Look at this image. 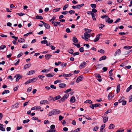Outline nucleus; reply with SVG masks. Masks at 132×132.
<instances>
[{"label":"nucleus","instance_id":"nucleus-56","mask_svg":"<svg viewBox=\"0 0 132 132\" xmlns=\"http://www.w3.org/2000/svg\"><path fill=\"white\" fill-rule=\"evenodd\" d=\"M61 62H55V65H58L60 64H61Z\"/></svg>","mask_w":132,"mask_h":132},{"label":"nucleus","instance_id":"nucleus-54","mask_svg":"<svg viewBox=\"0 0 132 132\" xmlns=\"http://www.w3.org/2000/svg\"><path fill=\"white\" fill-rule=\"evenodd\" d=\"M79 53L78 52H75L73 54V55L75 56L76 55H79Z\"/></svg>","mask_w":132,"mask_h":132},{"label":"nucleus","instance_id":"nucleus-64","mask_svg":"<svg viewBox=\"0 0 132 132\" xmlns=\"http://www.w3.org/2000/svg\"><path fill=\"white\" fill-rule=\"evenodd\" d=\"M129 102H130L132 101V95H131L129 97Z\"/></svg>","mask_w":132,"mask_h":132},{"label":"nucleus","instance_id":"nucleus-17","mask_svg":"<svg viewBox=\"0 0 132 132\" xmlns=\"http://www.w3.org/2000/svg\"><path fill=\"white\" fill-rule=\"evenodd\" d=\"M75 97H72L70 99V102L72 103H74L75 101Z\"/></svg>","mask_w":132,"mask_h":132},{"label":"nucleus","instance_id":"nucleus-44","mask_svg":"<svg viewBox=\"0 0 132 132\" xmlns=\"http://www.w3.org/2000/svg\"><path fill=\"white\" fill-rule=\"evenodd\" d=\"M30 121V120L29 119H27L26 120H24L23 121V123H27L29 122Z\"/></svg>","mask_w":132,"mask_h":132},{"label":"nucleus","instance_id":"nucleus-34","mask_svg":"<svg viewBox=\"0 0 132 132\" xmlns=\"http://www.w3.org/2000/svg\"><path fill=\"white\" fill-rule=\"evenodd\" d=\"M91 7L93 9H95L96 7V5L95 4H93L90 5Z\"/></svg>","mask_w":132,"mask_h":132},{"label":"nucleus","instance_id":"nucleus-1","mask_svg":"<svg viewBox=\"0 0 132 132\" xmlns=\"http://www.w3.org/2000/svg\"><path fill=\"white\" fill-rule=\"evenodd\" d=\"M60 113V111L58 110L54 109L50 111L48 114L49 116H51L54 115H56Z\"/></svg>","mask_w":132,"mask_h":132},{"label":"nucleus","instance_id":"nucleus-45","mask_svg":"<svg viewBox=\"0 0 132 132\" xmlns=\"http://www.w3.org/2000/svg\"><path fill=\"white\" fill-rule=\"evenodd\" d=\"M31 82H35L37 80V79L36 78H35L32 79H30Z\"/></svg>","mask_w":132,"mask_h":132},{"label":"nucleus","instance_id":"nucleus-57","mask_svg":"<svg viewBox=\"0 0 132 132\" xmlns=\"http://www.w3.org/2000/svg\"><path fill=\"white\" fill-rule=\"evenodd\" d=\"M50 87L52 89H55L56 88V87L53 85H51Z\"/></svg>","mask_w":132,"mask_h":132},{"label":"nucleus","instance_id":"nucleus-46","mask_svg":"<svg viewBox=\"0 0 132 132\" xmlns=\"http://www.w3.org/2000/svg\"><path fill=\"white\" fill-rule=\"evenodd\" d=\"M53 97L50 96H49V97L48 98V100L49 101H51L52 100H53Z\"/></svg>","mask_w":132,"mask_h":132},{"label":"nucleus","instance_id":"nucleus-37","mask_svg":"<svg viewBox=\"0 0 132 132\" xmlns=\"http://www.w3.org/2000/svg\"><path fill=\"white\" fill-rule=\"evenodd\" d=\"M113 70H111L109 72V77H112L113 74L112 73Z\"/></svg>","mask_w":132,"mask_h":132},{"label":"nucleus","instance_id":"nucleus-9","mask_svg":"<svg viewBox=\"0 0 132 132\" xmlns=\"http://www.w3.org/2000/svg\"><path fill=\"white\" fill-rule=\"evenodd\" d=\"M121 52V50L120 49H119L118 50H117L116 52H115V54H114V56H116V55H119Z\"/></svg>","mask_w":132,"mask_h":132},{"label":"nucleus","instance_id":"nucleus-14","mask_svg":"<svg viewBox=\"0 0 132 132\" xmlns=\"http://www.w3.org/2000/svg\"><path fill=\"white\" fill-rule=\"evenodd\" d=\"M100 35L99 34H98L96 36L95 39L94 40V42H95L99 40V38L100 37Z\"/></svg>","mask_w":132,"mask_h":132},{"label":"nucleus","instance_id":"nucleus-30","mask_svg":"<svg viewBox=\"0 0 132 132\" xmlns=\"http://www.w3.org/2000/svg\"><path fill=\"white\" fill-rule=\"evenodd\" d=\"M131 89H132V85H131L127 89L126 92H128Z\"/></svg>","mask_w":132,"mask_h":132},{"label":"nucleus","instance_id":"nucleus-13","mask_svg":"<svg viewBox=\"0 0 132 132\" xmlns=\"http://www.w3.org/2000/svg\"><path fill=\"white\" fill-rule=\"evenodd\" d=\"M61 96L59 95H57L54 97L53 99V101L58 100L61 98Z\"/></svg>","mask_w":132,"mask_h":132},{"label":"nucleus","instance_id":"nucleus-36","mask_svg":"<svg viewBox=\"0 0 132 132\" xmlns=\"http://www.w3.org/2000/svg\"><path fill=\"white\" fill-rule=\"evenodd\" d=\"M91 15L93 20H96V19L95 16V14L93 13Z\"/></svg>","mask_w":132,"mask_h":132},{"label":"nucleus","instance_id":"nucleus-26","mask_svg":"<svg viewBox=\"0 0 132 132\" xmlns=\"http://www.w3.org/2000/svg\"><path fill=\"white\" fill-rule=\"evenodd\" d=\"M10 91L8 90H6L4 91L2 93V95H4L5 94H8L9 93Z\"/></svg>","mask_w":132,"mask_h":132},{"label":"nucleus","instance_id":"nucleus-20","mask_svg":"<svg viewBox=\"0 0 132 132\" xmlns=\"http://www.w3.org/2000/svg\"><path fill=\"white\" fill-rule=\"evenodd\" d=\"M45 28L47 29H49L50 28V25L47 23H44V25Z\"/></svg>","mask_w":132,"mask_h":132},{"label":"nucleus","instance_id":"nucleus-28","mask_svg":"<svg viewBox=\"0 0 132 132\" xmlns=\"http://www.w3.org/2000/svg\"><path fill=\"white\" fill-rule=\"evenodd\" d=\"M124 97L123 96H122L121 98L119 100V103L122 102L124 100Z\"/></svg>","mask_w":132,"mask_h":132},{"label":"nucleus","instance_id":"nucleus-7","mask_svg":"<svg viewBox=\"0 0 132 132\" xmlns=\"http://www.w3.org/2000/svg\"><path fill=\"white\" fill-rule=\"evenodd\" d=\"M86 64V63L85 61H83L79 66L80 68H82L85 67Z\"/></svg>","mask_w":132,"mask_h":132},{"label":"nucleus","instance_id":"nucleus-61","mask_svg":"<svg viewBox=\"0 0 132 132\" xmlns=\"http://www.w3.org/2000/svg\"><path fill=\"white\" fill-rule=\"evenodd\" d=\"M80 130V128H78L73 131L74 132H78Z\"/></svg>","mask_w":132,"mask_h":132},{"label":"nucleus","instance_id":"nucleus-60","mask_svg":"<svg viewBox=\"0 0 132 132\" xmlns=\"http://www.w3.org/2000/svg\"><path fill=\"white\" fill-rule=\"evenodd\" d=\"M71 90V88H70L69 89L65 91H64V92L65 93H68L70 92V91Z\"/></svg>","mask_w":132,"mask_h":132},{"label":"nucleus","instance_id":"nucleus-19","mask_svg":"<svg viewBox=\"0 0 132 132\" xmlns=\"http://www.w3.org/2000/svg\"><path fill=\"white\" fill-rule=\"evenodd\" d=\"M46 76L47 77H52L54 75V73H52V74L50 73H48L46 74Z\"/></svg>","mask_w":132,"mask_h":132},{"label":"nucleus","instance_id":"nucleus-2","mask_svg":"<svg viewBox=\"0 0 132 132\" xmlns=\"http://www.w3.org/2000/svg\"><path fill=\"white\" fill-rule=\"evenodd\" d=\"M69 96V94L68 93L65 94L61 98L60 100L58 101L60 103H61L64 102L67 100Z\"/></svg>","mask_w":132,"mask_h":132},{"label":"nucleus","instance_id":"nucleus-39","mask_svg":"<svg viewBox=\"0 0 132 132\" xmlns=\"http://www.w3.org/2000/svg\"><path fill=\"white\" fill-rule=\"evenodd\" d=\"M105 124H103L101 126V128H100L101 130H102L104 129V128H105Z\"/></svg>","mask_w":132,"mask_h":132},{"label":"nucleus","instance_id":"nucleus-22","mask_svg":"<svg viewBox=\"0 0 132 132\" xmlns=\"http://www.w3.org/2000/svg\"><path fill=\"white\" fill-rule=\"evenodd\" d=\"M113 94L112 93H110L108 95V99L109 100L111 99L113 97L112 96Z\"/></svg>","mask_w":132,"mask_h":132},{"label":"nucleus","instance_id":"nucleus-42","mask_svg":"<svg viewBox=\"0 0 132 132\" xmlns=\"http://www.w3.org/2000/svg\"><path fill=\"white\" fill-rule=\"evenodd\" d=\"M95 105V107L96 108L98 107H100L102 106L100 104H94Z\"/></svg>","mask_w":132,"mask_h":132},{"label":"nucleus","instance_id":"nucleus-6","mask_svg":"<svg viewBox=\"0 0 132 132\" xmlns=\"http://www.w3.org/2000/svg\"><path fill=\"white\" fill-rule=\"evenodd\" d=\"M52 24H54V26H56L57 25H60V22H54V21H52Z\"/></svg>","mask_w":132,"mask_h":132},{"label":"nucleus","instance_id":"nucleus-33","mask_svg":"<svg viewBox=\"0 0 132 132\" xmlns=\"http://www.w3.org/2000/svg\"><path fill=\"white\" fill-rule=\"evenodd\" d=\"M123 48L127 50H129L131 48V46H125Z\"/></svg>","mask_w":132,"mask_h":132},{"label":"nucleus","instance_id":"nucleus-16","mask_svg":"<svg viewBox=\"0 0 132 132\" xmlns=\"http://www.w3.org/2000/svg\"><path fill=\"white\" fill-rule=\"evenodd\" d=\"M115 127V126L113 124H111L109 127V129H112Z\"/></svg>","mask_w":132,"mask_h":132},{"label":"nucleus","instance_id":"nucleus-31","mask_svg":"<svg viewBox=\"0 0 132 132\" xmlns=\"http://www.w3.org/2000/svg\"><path fill=\"white\" fill-rule=\"evenodd\" d=\"M36 19H39L42 20L43 19V17L41 16L37 15L36 16Z\"/></svg>","mask_w":132,"mask_h":132},{"label":"nucleus","instance_id":"nucleus-11","mask_svg":"<svg viewBox=\"0 0 132 132\" xmlns=\"http://www.w3.org/2000/svg\"><path fill=\"white\" fill-rule=\"evenodd\" d=\"M3 124H0V130L2 131H5V128L3 127Z\"/></svg>","mask_w":132,"mask_h":132},{"label":"nucleus","instance_id":"nucleus-63","mask_svg":"<svg viewBox=\"0 0 132 132\" xmlns=\"http://www.w3.org/2000/svg\"><path fill=\"white\" fill-rule=\"evenodd\" d=\"M68 13V11H65L62 12H61V13L64 15Z\"/></svg>","mask_w":132,"mask_h":132},{"label":"nucleus","instance_id":"nucleus-4","mask_svg":"<svg viewBox=\"0 0 132 132\" xmlns=\"http://www.w3.org/2000/svg\"><path fill=\"white\" fill-rule=\"evenodd\" d=\"M16 77V81H17L20 79L22 76L20 75L19 74H16L14 76V77L15 78Z\"/></svg>","mask_w":132,"mask_h":132},{"label":"nucleus","instance_id":"nucleus-58","mask_svg":"<svg viewBox=\"0 0 132 132\" xmlns=\"http://www.w3.org/2000/svg\"><path fill=\"white\" fill-rule=\"evenodd\" d=\"M97 10L96 9H92V12L93 13H96L97 12Z\"/></svg>","mask_w":132,"mask_h":132},{"label":"nucleus","instance_id":"nucleus-12","mask_svg":"<svg viewBox=\"0 0 132 132\" xmlns=\"http://www.w3.org/2000/svg\"><path fill=\"white\" fill-rule=\"evenodd\" d=\"M59 86L60 88H63L65 87L66 86V85L64 83H61L59 84Z\"/></svg>","mask_w":132,"mask_h":132},{"label":"nucleus","instance_id":"nucleus-15","mask_svg":"<svg viewBox=\"0 0 132 132\" xmlns=\"http://www.w3.org/2000/svg\"><path fill=\"white\" fill-rule=\"evenodd\" d=\"M72 40L73 42L74 43H78V41L77 38L75 37H74L73 38Z\"/></svg>","mask_w":132,"mask_h":132},{"label":"nucleus","instance_id":"nucleus-35","mask_svg":"<svg viewBox=\"0 0 132 132\" xmlns=\"http://www.w3.org/2000/svg\"><path fill=\"white\" fill-rule=\"evenodd\" d=\"M18 41L20 43L23 42H24V39L21 38L19 39Z\"/></svg>","mask_w":132,"mask_h":132},{"label":"nucleus","instance_id":"nucleus-43","mask_svg":"<svg viewBox=\"0 0 132 132\" xmlns=\"http://www.w3.org/2000/svg\"><path fill=\"white\" fill-rule=\"evenodd\" d=\"M98 129V127L97 126H95L93 128V131H95L97 130Z\"/></svg>","mask_w":132,"mask_h":132},{"label":"nucleus","instance_id":"nucleus-55","mask_svg":"<svg viewBox=\"0 0 132 132\" xmlns=\"http://www.w3.org/2000/svg\"><path fill=\"white\" fill-rule=\"evenodd\" d=\"M32 89V88L31 87H29L28 88L27 90V92H30L31 91Z\"/></svg>","mask_w":132,"mask_h":132},{"label":"nucleus","instance_id":"nucleus-49","mask_svg":"<svg viewBox=\"0 0 132 132\" xmlns=\"http://www.w3.org/2000/svg\"><path fill=\"white\" fill-rule=\"evenodd\" d=\"M95 75L96 77H97L98 78H101V76L99 74L98 75L97 74H95Z\"/></svg>","mask_w":132,"mask_h":132},{"label":"nucleus","instance_id":"nucleus-24","mask_svg":"<svg viewBox=\"0 0 132 132\" xmlns=\"http://www.w3.org/2000/svg\"><path fill=\"white\" fill-rule=\"evenodd\" d=\"M52 56V55L50 54H47L45 55V57L47 59H49Z\"/></svg>","mask_w":132,"mask_h":132},{"label":"nucleus","instance_id":"nucleus-48","mask_svg":"<svg viewBox=\"0 0 132 132\" xmlns=\"http://www.w3.org/2000/svg\"><path fill=\"white\" fill-rule=\"evenodd\" d=\"M30 82H31V81L30 79L28 80L27 82H25L24 83V84L26 85L27 84H29Z\"/></svg>","mask_w":132,"mask_h":132},{"label":"nucleus","instance_id":"nucleus-59","mask_svg":"<svg viewBox=\"0 0 132 132\" xmlns=\"http://www.w3.org/2000/svg\"><path fill=\"white\" fill-rule=\"evenodd\" d=\"M82 38L83 39H85V40L86 41H88V37H82Z\"/></svg>","mask_w":132,"mask_h":132},{"label":"nucleus","instance_id":"nucleus-29","mask_svg":"<svg viewBox=\"0 0 132 132\" xmlns=\"http://www.w3.org/2000/svg\"><path fill=\"white\" fill-rule=\"evenodd\" d=\"M84 103H88L89 104H92L93 103L90 100H86L84 102Z\"/></svg>","mask_w":132,"mask_h":132},{"label":"nucleus","instance_id":"nucleus-23","mask_svg":"<svg viewBox=\"0 0 132 132\" xmlns=\"http://www.w3.org/2000/svg\"><path fill=\"white\" fill-rule=\"evenodd\" d=\"M106 58V56H103L100 57V59L99 60L100 61H102V60H105Z\"/></svg>","mask_w":132,"mask_h":132},{"label":"nucleus","instance_id":"nucleus-62","mask_svg":"<svg viewBox=\"0 0 132 132\" xmlns=\"http://www.w3.org/2000/svg\"><path fill=\"white\" fill-rule=\"evenodd\" d=\"M55 127V126L54 125H51L50 128L51 129H54Z\"/></svg>","mask_w":132,"mask_h":132},{"label":"nucleus","instance_id":"nucleus-8","mask_svg":"<svg viewBox=\"0 0 132 132\" xmlns=\"http://www.w3.org/2000/svg\"><path fill=\"white\" fill-rule=\"evenodd\" d=\"M40 103L42 104H48L49 103L48 101L45 100L41 101L40 102Z\"/></svg>","mask_w":132,"mask_h":132},{"label":"nucleus","instance_id":"nucleus-25","mask_svg":"<svg viewBox=\"0 0 132 132\" xmlns=\"http://www.w3.org/2000/svg\"><path fill=\"white\" fill-rule=\"evenodd\" d=\"M35 70H31L30 71H29L27 73V74L28 75H32L34 73H35Z\"/></svg>","mask_w":132,"mask_h":132},{"label":"nucleus","instance_id":"nucleus-18","mask_svg":"<svg viewBox=\"0 0 132 132\" xmlns=\"http://www.w3.org/2000/svg\"><path fill=\"white\" fill-rule=\"evenodd\" d=\"M91 34L88 33L87 32H85L84 33V37H88L89 38L90 37V35Z\"/></svg>","mask_w":132,"mask_h":132},{"label":"nucleus","instance_id":"nucleus-38","mask_svg":"<svg viewBox=\"0 0 132 132\" xmlns=\"http://www.w3.org/2000/svg\"><path fill=\"white\" fill-rule=\"evenodd\" d=\"M48 42L47 40H44L41 42V43L42 44H46Z\"/></svg>","mask_w":132,"mask_h":132},{"label":"nucleus","instance_id":"nucleus-21","mask_svg":"<svg viewBox=\"0 0 132 132\" xmlns=\"http://www.w3.org/2000/svg\"><path fill=\"white\" fill-rule=\"evenodd\" d=\"M117 93H118L119 92L120 90V84L118 85L117 86Z\"/></svg>","mask_w":132,"mask_h":132},{"label":"nucleus","instance_id":"nucleus-51","mask_svg":"<svg viewBox=\"0 0 132 132\" xmlns=\"http://www.w3.org/2000/svg\"><path fill=\"white\" fill-rule=\"evenodd\" d=\"M17 14L20 16H23L24 14V13H17Z\"/></svg>","mask_w":132,"mask_h":132},{"label":"nucleus","instance_id":"nucleus-41","mask_svg":"<svg viewBox=\"0 0 132 132\" xmlns=\"http://www.w3.org/2000/svg\"><path fill=\"white\" fill-rule=\"evenodd\" d=\"M6 46L4 45H2L0 47V50H3L6 48Z\"/></svg>","mask_w":132,"mask_h":132},{"label":"nucleus","instance_id":"nucleus-50","mask_svg":"<svg viewBox=\"0 0 132 132\" xmlns=\"http://www.w3.org/2000/svg\"><path fill=\"white\" fill-rule=\"evenodd\" d=\"M68 4H67L64 6L63 7V10H66L67 8L68 7Z\"/></svg>","mask_w":132,"mask_h":132},{"label":"nucleus","instance_id":"nucleus-27","mask_svg":"<svg viewBox=\"0 0 132 132\" xmlns=\"http://www.w3.org/2000/svg\"><path fill=\"white\" fill-rule=\"evenodd\" d=\"M103 121L104 123L106 122L108 120V117H105L103 118Z\"/></svg>","mask_w":132,"mask_h":132},{"label":"nucleus","instance_id":"nucleus-10","mask_svg":"<svg viewBox=\"0 0 132 132\" xmlns=\"http://www.w3.org/2000/svg\"><path fill=\"white\" fill-rule=\"evenodd\" d=\"M31 63H29L28 64H26L25 65L24 67V69L25 70L27 68H28L31 66Z\"/></svg>","mask_w":132,"mask_h":132},{"label":"nucleus","instance_id":"nucleus-47","mask_svg":"<svg viewBox=\"0 0 132 132\" xmlns=\"http://www.w3.org/2000/svg\"><path fill=\"white\" fill-rule=\"evenodd\" d=\"M56 17L55 16H53L52 18L49 21L52 22V21H54V20H55Z\"/></svg>","mask_w":132,"mask_h":132},{"label":"nucleus","instance_id":"nucleus-5","mask_svg":"<svg viewBox=\"0 0 132 132\" xmlns=\"http://www.w3.org/2000/svg\"><path fill=\"white\" fill-rule=\"evenodd\" d=\"M105 20L106 22L108 23H111L113 22V20L112 19L111 20L109 18H106Z\"/></svg>","mask_w":132,"mask_h":132},{"label":"nucleus","instance_id":"nucleus-3","mask_svg":"<svg viewBox=\"0 0 132 132\" xmlns=\"http://www.w3.org/2000/svg\"><path fill=\"white\" fill-rule=\"evenodd\" d=\"M83 77L82 76H80L78 77L76 80V82L78 83L80 81H82L83 79Z\"/></svg>","mask_w":132,"mask_h":132},{"label":"nucleus","instance_id":"nucleus-32","mask_svg":"<svg viewBox=\"0 0 132 132\" xmlns=\"http://www.w3.org/2000/svg\"><path fill=\"white\" fill-rule=\"evenodd\" d=\"M84 4H82L80 5H77V8L78 9H80L81 7L83 6L84 5Z\"/></svg>","mask_w":132,"mask_h":132},{"label":"nucleus","instance_id":"nucleus-40","mask_svg":"<svg viewBox=\"0 0 132 132\" xmlns=\"http://www.w3.org/2000/svg\"><path fill=\"white\" fill-rule=\"evenodd\" d=\"M68 12L70 14H73L75 13V11L73 10H71Z\"/></svg>","mask_w":132,"mask_h":132},{"label":"nucleus","instance_id":"nucleus-53","mask_svg":"<svg viewBox=\"0 0 132 132\" xmlns=\"http://www.w3.org/2000/svg\"><path fill=\"white\" fill-rule=\"evenodd\" d=\"M60 8H59L54 9L53 10V12L54 11L55 12L58 11L60 10Z\"/></svg>","mask_w":132,"mask_h":132},{"label":"nucleus","instance_id":"nucleus-52","mask_svg":"<svg viewBox=\"0 0 132 132\" xmlns=\"http://www.w3.org/2000/svg\"><path fill=\"white\" fill-rule=\"evenodd\" d=\"M49 71V70L48 69H44L43 70H42V72H47Z\"/></svg>","mask_w":132,"mask_h":132}]
</instances>
